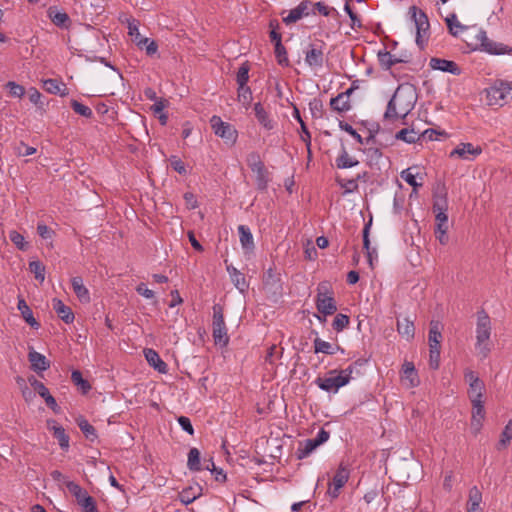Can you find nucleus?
Instances as JSON below:
<instances>
[{
	"label": "nucleus",
	"mask_w": 512,
	"mask_h": 512,
	"mask_svg": "<svg viewBox=\"0 0 512 512\" xmlns=\"http://www.w3.org/2000/svg\"><path fill=\"white\" fill-rule=\"evenodd\" d=\"M416 101V88L409 83L400 84L387 104L384 119H404L414 109Z\"/></svg>",
	"instance_id": "1"
},
{
	"label": "nucleus",
	"mask_w": 512,
	"mask_h": 512,
	"mask_svg": "<svg viewBox=\"0 0 512 512\" xmlns=\"http://www.w3.org/2000/svg\"><path fill=\"white\" fill-rule=\"evenodd\" d=\"M492 333V324L489 315L485 310H480L477 312V321H476V343L475 349L477 351V355L481 360L486 359L491 350H492V342L490 340Z\"/></svg>",
	"instance_id": "2"
},
{
	"label": "nucleus",
	"mask_w": 512,
	"mask_h": 512,
	"mask_svg": "<svg viewBox=\"0 0 512 512\" xmlns=\"http://www.w3.org/2000/svg\"><path fill=\"white\" fill-rule=\"evenodd\" d=\"M408 14L410 16V20L414 23L416 28V45L420 50H423L427 45L430 36V23L428 17L423 10L416 6H411L409 8Z\"/></svg>",
	"instance_id": "3"
},
{
	"label": "nucleus",
	"mask_w": 512,
	"mask_h": 512,
	"mask_svg": "<svg viewBox=\"0 0 512 512\" xmlns=\"http://www.w3.org/2000/svg\"><path fill=\"white\" fill-rule=\"evenodd\" d=\"M489 105L502 106L512 100V81L497 80L486 89Z\"/></svg>",
	"instance_id": "4"
},
{
	"label": "nucleus",
	"mask_w": 512,
	"mask_h": 512,
	"mask_svg": "<svg viewBox=\"0 0 512 512\" xmlns=\"http://www.w3.org/2000/svg\"><path fill=\"white\" fill-rule=\"evenodd\" d=\"M316 308L324 316L332 315L337 311V305L328 282H321L317 286Z\"/></svg>",
	"instance_id": "5"
},
{
	"label": "nucleus",
	"mask_w": 512,
	"mask_h": 512,
	"mask_svg": "<svg viewBox=\"0 0 512 512\" xmlns=\"http://www.w3.org/2000/svg\"><path fill=\"white\" fill-rule=\"evenodd\" d=\"M212 336L216 345L227 346L229 336L224 321L223 308L219 304L213 306Z\"/></svg>",
	"instance_id": "6"
},
{
	"label": "nucleus",
	"mask_w": 512,
	"mask_h": 512,
	"mask_svg": "<svg viewBox=\"0 0 512 512\" xmlns=\"http://www.w3.org/2000/svg\"><path fill=\"white\" fill-rule=\"evenodd\" d=\"M210 125L214 134L225 141V143L234 145L238 138V131L233 125L224 122L221 117L213 115L210 118Z\"/></svg>",
	"instance_id": "7"
},
{
	"label": "nucleus",
	"mask_w": 512,
	"mask_h": 512,
	"mask_svg": "<svg viewBox=\"0 0 512 512\" xmlns=\"http://www.w3.org/2000/svg\"><path fill=\"white\" fill-rule=\"evenodd\" d=\"M315 384L323 391L337 393L340 388L348 384V379L342 377L338 369L328 371L326 377H317Z\"/></svg>",
	"instance_id": "8"
},
{
	"label": "nucleus",
	"mask_w": 512,
	"mask_h": 512,
	"mask_svg": "<svg viewBox=\"0 0 512 512\" xmlns=\"http://www.w3.org/2000/svg\"><path fill=\"white\" fill-rule=\"evenodd\" d=\"M350 468L348 464L341 462L328 484L327 494L331 499H337L341 493V489L347 484L350 478Z\"/></svg>",
	"instance_id": "9"
},
{
	"label": "nucleus",
	"mask_w": 512,
	"mask_h": 512,
	"mask_svg": "<svg viewBox=\"0 0 512 512\" xmlns=\"http://www.w3.org/2000/svg\"><path fill=\"white\" fill-rule=\"evenodd\" d=\"M464 377L465 380L469 383L468 396L470 401H482L483 393L485 391L484 382L474 371L469 369L464 372Z\"/></svg>",
	"instance_id": "10"
},
{
	"label": "nucleus",
	"mask_w": 512,
	"mask_h": 512,
	"mask_svg": "<svg viewBox=\"0 0 512 512\" xmlns=\"http://www.w3.org/2000/svg\"><path fill=\"white\" fill-rule=\"evenodd\" d=\"M480 44V49L492 55L508 54L512 49L502 43L495 42L487 37L484 30H480L476 36Z\"/></svg>",
	"instance_id": "11"
},
{
	"label": "nucleus",
	"mask_w": 512,
	"mask_h": 512,
	"mask_svg": "<svg viewBox=\"0 0 512 512\" xmlns=\"http://www.w3.org/2000/svg\"><path fill=\"white\" fill-rule=\"evenodd\" d=\"M481 153L480 146H474L472 143H460L450 152V157L457 156L463 160L472 161Z\"/></svg>",
	"instance_id": "12"
},
{
	"label": "nucleus",
	"mask_w": 512,
	"mask_h": 512,
	"mask_svg": "<svg viewBox=\"0 0 512 512\" xmlns=\"http://www.w3.org/2000/svg\"><path fill=\"white\" fill-rule=\"evenodd\" d=\"M472 404V417H471V431L476 435L480 432L485 418V409L483 401L471 402Z\"/></svg>",
	"instance_id": "13"
},
{
	"label": "nucleus",
	"mask_w": 512,
	"mask_h": 512,
	"mask_svg": "<svg viewBox=\"0 0 512 512\" xmlns=\"http://www.w3.org/2000/svg\"><path fill=\"white\" fill-rule=\"evenodd\" d=\"M305 62L311 68H322L324 64V52L322 47L310 44L309 49L305 52Z\"/></svg>",
	"instance_id": "14"
},
{
	"label": "nucleus",
	"mask_w": 512,
	"mask_h": 512,
	"mask_svg": "<svg viewBox=\"0 0 512 512\" xmlns=\"http://www.w3.org/2000/svg\"><path fill=\"white\" fill-rule=\"evenodd\" d=\"M47 16L51 22L61 28L68 29L71 23L69 15L62 10H59L56 6H51L47 10Z\"/></svg>",
	"instance_id": "15"
},
{
	"label": "nucleus",
	"mask_w": 512,
	"mask_h": 512,
	"mask_svg": "<svg viewBox=\"0 0 512 512\" xmlns=\"http://www.w3.org/2000/svg\"><path fill=\"white\" fill-rule=\"evenodd\" d=\"M429 65L434 70H440L443 72H448L452 75H460L461 68L454 61L441 59V58H431Z\"/></svg>",
	"instance_id": "16"
},
{
	"label": "nucleus",
	"mask_w": 512,
	"mask_h": 512,
	"mask_svg": "<svg viewBox=\"0 0 512 512\" xmlns=\"http://www.w3.org/2000/svg\"><path fill=\"white\" fill-rule=\"evenodd\" d=\"M255 117L258 123L266 130H273L276 126V122L271 118L269 112L258 102L253 107Z\"/></svg>",
	"instance_id": "17"
},
{
	"label": "nucleus",
	"mask_w": 512,
	"mask_h": 512,
	"mask_svg": "<svg viewBox=\"0 0 512 512\" xmlns=\"http://www.w3.org/2000/svg\"><path fill=\"white\" fill-rule=\"evenodd\" d=\"M144 356L148 364L153 367L155 370H157L159 373H166L168 366L167 364L161 359L159 354L151 348L144 349Z\"/></svg>",
	"instance_id": "18"
},
{
	"label": "nucleus",
	"mask_w": 512,
	"mask_h": 512,
	"mask_svg": "<svg viewBox=\"0 0 512 512\" xmlns=\"http://www.w3.org/2000/svg\"><path fill=\"white\" fill-rule=\"evenodd\" d=\"M28 359L31 364V369L35 372H43L50 367V363L46 357L37 351L31 350L28 354Z\"/></svg>",
	"instance_id": "19"
},
{
	"label": "nucleus",
	"mask_w": 512,
	"mask_h": 512,
	"mask_svg": "<svg viewBox=\"0 0 512 512\" xmlns=\"http://www.w3.org/2000/svg\"><path fill=\"white\" fill-rule=\"evenodd\" d=\"M202 495V487L198 484L195 486H189L179 492L178 498L181 503L188 505L194 502L197 498Z\"/></svg>",
	"instance_id": "20"
},
{
	"label": "nucleus",
	"mask_w": 512,
	"mask_h": 512,
	"mask_svg": "<svg viewBox=\"0 0 512 512\" xmlns=\"http://www.w3.org/2000/svg\"><path fill=\"white\" fill-rule=\"evenodd\" d=\"M372 225V218L364 225L363 228V248L366 251L369 265L373 267V260L377 259V251L375 248L370 247L369 233Z\"/></svg>",
	"instance_id": "21"
},
{
	"label": "nucleus",
	"mask_w": 512,
	"mask_h": 512,
	"mask_svg": "<svg viewBox=\"0 0 512 512\" xmlns=\"http://www.w3.org/2000/svg\"><path fill=\"white\" fill-rule=\"evenodd\" d=\"M53 309L58 317L66 324H70L74 321L75 317L72 309L66 306L61 300L53 299Z\"/></svg>",
	"instance_id": "22"
},
{
	"label": "nucleus",
	"mask_w": 512,
	"mask_h": 512,
	"mask_svg": "<svg viewBox=\"0 0 512 512\" xmlns=\"http://www.w3.org/2000/svg\"><path fill=\"white\" fill-rule=\"evenodd\" d=\"M71 286H72L73 292L76 294V296L82 303L90 302L89 290L83 284V279L81 277H79V276L73 277L71 279Z\"/></svg>",
	"instance_id": "23"
},
{
	"label": "nucleus",
	"mask_w": 512,
	"mask_h": 512,
	"mask_svg": "<svg viewBox=\"0 0 512 512\" xmlns=\"http://www.w3.org/2000/svg\"><path fill=\"white\" fill-rule=\"evenodd\" d=\"M43 87L50 94L60 95L62 97L68 94L66 85L57 79L44 80Z\"/></svg>",
	"instance_id": "24"
},
{
	"label": "nucleus",
	"mask_w": 512,
	"mask_h": 512,
	"mask_svg": "<svg viewBox=\"0 0 512 512\" xmlns=\"http://www.w3.org/2000/svg\"><path fill=\"white\" fill-rule=\"evenodd\" d=\"M17 308L27 324L34 329H38L40 327L39 322L34 318L32 310L24 299L18 300Z\"/></svg>",
	"instance_id": "25"
},
{
	"label": "nucleus",
	"mask_w": 512,
	"mask_h": 512,
	"mask_svg": "<svg viewBox=\"0 0 512 512\" xmlns=\"http://www.w3.org/2000/svg\"><path fill=\"white\" fill-rule=\"evenodd\" d=\"M54 425L50 427V430L53 432V436L57 439L60 448L64 451H68L69 449V441L70 437L66 433L65 429L62 426L56 425L55 421H51Z\"/></svg>",
	"instance_id": "26"
},
{
	"label": "nucleus",
	"mask_w": 512,
	"mask_h": 512,
	"mask_svg": "<svg viewBox=\"0 0 512 512\" xmlns=\"http://www.w3.org/2000/svg\"><path fill=\"white\" fill-rule=\"evenodd\" d=\"M397 331L402 337L406 338L408 341L412 340L415 335V326L413 321L408 318L398 320Z\"/></svg>",
	"instance_id": "27"
},
{
	"label": "nucleus",
	"mask_w": 512,
	"mask_h": 512,
	"mask_svg": "<svg viewBox=\"0 0 512 512\" xmlns=\"http://www.w3.org/2000/svg\"><path fill=\"white\" fill-rule=\"evenodd\" d=\"M336 167L338 169H347L359 164V161L353 157H351L346 148L343 146L340 154L335 160Z\"/></svg>",
	"instance_id": "28"
},
{
	"label": "nucleus",
	"mask_w": 512,
	"mask_h": 512,
	"mask_svg": "<svg viewBox=\"0 0 512 512\" xmlns=\"http://www.w3.org/2000/svg\"><path fill=\"white\" fill-rule=\"evenodd\" d=\"M227 272L229 273L231 281L239 291L244 292L248 288L244 275L235 267L228 265Z\"/></svg>",
	"instance_id": "29"
},
{
	"label": "nucleus",
	"mask_w": 512,
	"mask_h": 512,
	"mask_svg": "<svg viewBox=\"0 0 512 512\" xmlns=\"http://www.w3.org/2000/svg\"><path fill=\"white\" fill-rule=\"evenodd\" d=\"M429 347L440 349L442 341V333L440 331L439 322L432 321L430 323L429 335H428Z\"/></svg>",
	"instance_id": "30"
},
{
	"label": "nucleus",
	"mask_w": 512,
	"mask_h": 512,
	"mask_svg": "<svg viewBox=\"0 0 512 512\" xmlns=\"http://www.w3.org/2000/svg\"><path fill=\"white\" fill-rule=\"evenodd\" d=\"M331 109L338 113H345L351 109L350 100L344 94H338L330 100Z\"/></svg>",
	"instance_id": "31"
},
{
	"label": "nucleus",
	"mask_w": 512,
	"mask_h": 512,
	"mask_svg": "<svg viewBox=\"0 0 512 512\" xmlns=\"http://www.w3.org/2000/svg\"><path fill=\"white\" fill-rule=\"evenodd\" d=\"M237 100L244 109L248 110L251 107L253 96L249 86H238Z\"/></svg>",
	"instance_id": "32"
},
{
	"label": "nucleus",
	"mask_w": 512,
	"mask_h": 512,
	"mask_svg": "<svg viewBox=\"0 0 512 512\" xmlns=\"http://www.w3.org/2000/svg\"><path fill=\"white\" fill-rule=\"evenodd\" d=\"M238 233L242 247L246 250H252L254 248V240L250 228L245 225H240L238 227Z\"/></svg>",
	"instance_id": "33"
},
{
	"label": "nucleus",
	"mask_w": 512,
	"mask_h": 512,
	"mask_svg": "<svg viewBox=\"0 0 512 512\" xmlns=\"http://www.w3.org/2000/svg\"><path fill=\"white\" fill-rule=\"evenodd\" d=\"M340 349H341L340 346H338V345L334 346L331 343L324 341L320 338H316L314 340L315 353H323V354H327V355H333Z\"/></svg>",
	"instance_id": "34"
},
{
	"label": "nucleus",
	"mask_w": 512,
	"mask_h": 512,
	"mask_svg": "<svg viewBox=\"0 0 512 512\" xmlns=\"http://www.w3.org/2000/svg\"><path fill=\"white\" fill-rule=\"evenodd\" d=\"M187 467L190 471L198 472L202 470L200 451L193 447L189 450Z\"/></svg>",
	"instance_id": "35"
},
{
	"label": "nucleus",
	"mask_w": 512,
	"mask_h": 512,
	"mask_svg": "<svg viewBox=\"0 0 512 512\" xmlns=\"http://www.w3.org/2000/svg\"><path fill=\"white\" fill-rule=\"evenodd\" d=\"M397 140H402L408 144L417 143L420 141L419 132L414 129L404 128L398 131L395 135Z\"/></svg>",
	"instance_id": "36"
},
{
	"label": "nucleus",
	"mask_w": 512,
	"mask_h": 512,
	"mask_svg": "<svg viewBox=\"0 0 512 512\" xmlns=\"http://www.w3.org/2000/svg\"><path fill=\"white\" fill-rule=\"evenodd\" d=\"M377 58L380 66L385 70L390 69L393 65L400 62L398 58L386 50H380L377 54Z\"/></svg>",
	"instance_id": "37"
},
{
	"label": "nucleus",
	"mask_w": 512,
	"mask_h": 512,
	"mask_svg": "<svg viewBox=\"0 0 512 512\" xmlns=\"http://www.w3.org/2000/svg\"><path fill=\"white\" fill-rule=\"evenodd\" d=\"M339 127L341 130L350 134L359 144H369L370 141L374 140V137L370 135L366 139H363L362 136L347 122L339 121Z\"/></svg>",
	"instance_id": "38"
},
{
	"label": "nucleus",
	"mask_w": 512,
	"mask_h": 512,
	"mask_svg": "<svg viewBox=\"0 0 512 512\" xmlns=\"http://www.w3.org/2000/svg\"><path fill=\"white\" fill-rule=\"evenodd\" d=\"M403 378L409 381L410 387H416L419 384V379L413 363L406 362L403 365Z\"/></svg>",
	"instance_id": "39"
},
{
	"label": "nucleus",
	"mask_w": 512,
	"mask_h": 512,
	"mask_svg": "<svg viewBox=\"0 0 512 512\" xmlns=\"http://www.w3.org/2000/svg\"><path fill=\"white\" fill-rule=\"evenodd\" d=\"M445 21L449 29V33L453 36H458L461 32L467 29V26L458 21L456 14H451L445 19Z\"/></svg>",
	"instance_id": "40"
},
{
	"label": "nucleus",
	"mask_w": 512,
	"mask_h": 512,
	"mask_svg": "<svg viewBox=\"0 0 512 512\" xmlns=\"http://www.w3.org/2000/svg\"><path fill=\"white\" fill-rule=\"evenodd\" d=\"M77 425L88 440L94 441L97 438L96 429L85 418L77 419Z\"/></svg>",
	"instance_id": "41"
},
{
	"label": "nucleus",
	"mask_w": 512,
	"mask_h": 512,
	"mask_svg": "<svg viewBox=\"0 0 512 512\" xmlns=\"http://www.w3.org/2000/svg\"><path fill=\"white\" fill-rule=\"evenodd\" d=\"M448 201L445 192H436L433 196V212H447Z\"/></svg>",
	"instance_id": "42"
},
{
	"label": "nucleus",
	"mask_w": 512,
	"mask_h": 512,
	"mask_svg": "<svg viewBox=\"0 0 512 512\" xmlns=\"http://www.w3.org/2000/svg\"><path fill=\"white\" fill-rule=\"evenodd\" d=\"M511 439H512V419L509 420L508 423L506 424V426L504 427V429L500 435L498 444H497V449L503 450V449L507 448Z\"/></svg>",
	"instance_id": "43"
},
{
	"label": "nucleus",
	"mask_w": 512,
	"mask_h": 512,
	"mask_svg": "<svg viewBox=\"0 0 512 512\" xmlns=\"http://www.w3.org/2000/svg\"><path fill=\"white\" fill-rule=\"evenodd\" d=\"M317 447V443H315L312 439H306L303 443L300 444L299 448L297 449V458H306Z\"/></svg>",
	"instance_id": "44"
},
{
	"label": "nucleus",
	"mask_w": 512,
	"mask_h": 512,
	"mask_svg": "<svg viewBox=\"0 0 512 512\" xmlns=\"http://www.w3.org/2000/svg\"><path fill=\"white\" fill-rule=\"evenodd\" d=\"M253 173L255 174L257 189L261 191L266 190L269 183V173L266 167L261 168L260 170H257Z\"/></svg>",
	"instance_id": "45"
},
{
	"label": "nucleus",
	"mask_w": 512,
	"mask_h": 512,
	"mask_svg": "<svg viewBox=\"0 0 512 512\" xmlns=\"http://www.w3.org/2000/svg\"><path fill=\"white\" fill-rule=\"evenodd\" d=\"M417 169L416 167H409L407 169H404L400 176L401 178L407 182L410 186H412L414 189L417 187L422 186V183H419L416 181V177L418 176L417 172H414V170Z\"/></svg>",
	"instance_id": "46"
},
{
	"label": "nucleus",
	"mask_w": 512,
	"mask_h": 512,
	"mask_svg": "<svg viewBox=\"0 0 512 512\" xmlns=\"http://www.w3.org/2000/svg\"><path fill=\"white\" fill-rule=\"evenodd\" d=\"M246 162L252 172H255V171L260 170L261 168L265 167L260 154L255 151L251 152L247 155Z\"/></svg>",
	"instance_id": "47"
},
{
	"label": "nucleus",
	"mask_w": 512,
	"mask_h": 512,
	"mask_svg": "<svg viewBox=\"0 0 512 512\" xmlns=\"http://www.w3.org/2000/svg\"><path fill=\"white\" fill-rule=\"evenodd\" d=\"M274 53H275V57L277 59V63L280 66H283V67L289 66L287 50L282 43H275Z\"/></svg>",
	"instance_id": "48"
},
{
	"label": "nucleus",
	"mask_w": 512,
	"mask_h": 512,
	"mask_svg": "<svg viewBox=\"0 0 512 512\" xmlns=\"http://www.w3.org/2000/svg\"><path fill=\"white\" fill-rule=\"evenodd\" d=\"M29 270L40 283L45 280V266L40 261H31L29 263Z\"/></svg>",
	"instance_id": "49"
},
{
	"label": "nucleus",
	"mask_w": 512,
	"mask_h": 512,
	"mask_svg": "<svg viewBox=\"0 0 512 512\" xmlns=\"http://www.w3.org/2000/svg\"><path fill=\"white\" fill-rule=\"evenodd\" d=\"M249 70L250 66L248 62H244L238 69L236 74V82L238 86H244L247 85V82L249 81Z\"/></svg>",
	"instance_id": "50"
},
{
	"label": "nucleus",
	"mask_w": 512,
	"mask_h": 512,
	"mask_svg": "<svg viewBox=\"0 0 512 512\" xmlns=\"http://www.w3.org/2000/svg\"><path fill=\"white\" fill-rule=\"evenodd\" d=\"M71 380L75 385L82 389L83 393H87L91 389V385L83 378L82 373L79 370H74L71 373Z\"/></svg>",
	"instance_id": "51"
},
{
	"label": "nucleus",
	"mask_w": 512,
	"mask_h": 512,
	"mask_svg": "<svg viewBox=\"0 0 512 512\" xmlns=\"http://www.w3.org/2000/svg\"><path fill=\"white\" fill-rule=\"evenodd\" d=\"M71 108L75 113L85 117L91 118L93 116V111L90 107L78 102L77 100L72 99L70 102Z\"/></svg>",
	"instance_id": "52"
},
{
	"label": "nucleus",
	"mask_w": 512,
	"mask_h": 512,
	"mask_svg": "<svg viewBox=\"0 0 512 512\" xmlns=\"http://www.w3.org/2000/svg\"><path fill=\"white\" fill-rule=\"evenodd\" d=\"M364 153L367 157L368 163L371 166L374 164L375 165L378 164L380 159L382 158V152L377 147H369V148L365 149Z\"/></svg>",
	"instance_id": "53"
},
{
	"label": "nucleus",
	"mask_w": 512,
	"mask_h": 512,
	"mask_svg": "<svg viewBox=\"0 0 512 512\" xmlns=\"http://www.w3.org/2000/svg\"><path fill=\"white\" fill-rule=\"evenodd\" d=\"M482 493L477 486H473L469 490L468 506L481 507Z\"/></svg>",
	"instance_id": "54"
},
{
	"label": "nucleus",
	"mask_w": 512,
	"mask_h": 512,
	"mask_svg": "<svg viewBox=\"0 0 512 512\" xmlns=\"http://www.w3.org/2000/svg\"><path fill=\"white\" fill-rule=\"evenodd\" d=\"M349 322H350V319L347 315L339 313L334 318L332 327L337 332H340L349 325Z\"/></svg>",
	"instance_id": "55"
},
{
	"label": "nucleus",
	"mask_w": 512,
	"mask_h": 512,
	"mask_svg": "<svg viewBox=\"0 0 512 512\" xmlns=\"http://www.w3.org/2000/svg\"><path fill=\"white\" fill-rule=\"evenodd\" d=\"M360 178V175L357 176L355 179H337L338 184L345 189L346 193H353L358 189V179Z\"/></svg>",
	"instance_id": "56"
},
{
	"label": "nucleus",
	"mask_w": 512,
	"mask_h": 512,
	"mask_svg": "<svg viewBox=\"0 0 512 512\" xmlns=\"http://www.w3.org/2000/svg\"><path fill=\"white\" fill-rule=\"evenodd\" d=\"M29 383L43 399L50 395L48 388L42 382L38 381L35 377L29 378Z\"/></svg>",
	"instance_id": "57"
},
{
	"label": "nucleus",
	"mask_w": 512,
	"mask_h": 512,
	"mask_svg": "<svg viewBox=\"0 0 512 512\" xmlns=\"http://www.w3.org/2000/svg\"><path fill=\"white\" fill-rule=\"evenodd\" d=\"M9 239L10 241L20 250L24 251L27 248V245L25 243L24 236L20 234L19 232L13 230L9 233Z\"/></svg>",
	"instance_id": "58"
},
{
	"label": "nucleus",
	"mask_w": 512,
	"mask_h": 512,
	"mask_svg": "<svg viewBox=\"0 0 512 512\" xmlns=\"http://www.w3.org/2000/svg\"><path fill=\"white\" fill-rule=\"evenodd\" d=\"M448 226H442L441 224L436 225L434 234L436 239L439 241L441 245H446L449 241V237L447 235Z\"/></svg>",
	"instance_id": "59"
},
{
	"label": "nucleus",
	"mask_w": 512,
	"mask_h": 512,
	"mask_svg": "<svg viewBox=\"0 0 512 512\" xmlns=\"http://www.w3.org/2000/svg\"><path fill=\"white\" fill-rule=\"evenodd\" d=\"M83 512H99L96 506V501L92 496H87L83 502L79 504Z\"/></svg>",
	"instance_id": "60"
},
{
	"label": "nucleus",
	"mask_w": 512,
	"mask_h": 512,
	"mask_svg": "<svg viewBox=\"0 0 512 512\" xmlns=\"http://www.w3.org/2000/svg\"><path fill=\"white\" fill-rule=\"evenodd\" d=\"M128 34L133 38L134 43L142 37L139 32V23L135 19L128 22Z\"/></svg>",
	"instance_id": "61"
},
{
	"label": "nucleus",
	"mask_w": 512,
	"mask_h": 512,
	"mask_svg": "<svg viewBox=\"0 0 512 512\" xmlns=\"http://www.w3.org/2000/svg\"><path fill=\"white\" fill-rule=\"evenodd\" d=\"M170 164H171V167L179 174H181V175L186 174V172H187L186 166H185L184 162L177 156H171Z\"/></svg>",
	"instance_id": "62"
},
{
	"label": "nucleus",
	"mask_w": 512,
	"mask_h": 512,
	"mask_svg": "<svg viewBox=\"0 0 512 512\" xmlns=\"http://www.w3.org/2000/svg\"><path fill=\"white\" fill-rule=\"evenodd\" d=\"M6 86L9 89V93L14 97L21 98L25 93L24 87L13 81H9Z\"/></svg>",
	"instance_id": "63"
},
{
	"label": "nucleus",
	"mask_w": 512,
	"mask_h": 512,
	"mask_svg": "<svg viewBox=\"0 0 512 512\" xmlns=\"http://www.w3.org/2000/svg\"><path fill=\"white\" fill-rule=\"evenodd\" d=\"M302 18L301 12L297 9V7L291 9L287 16L283 17V22L286 25L293 24Z\"/></svg>",
	"instance_id": "64"
}]
</instances>
